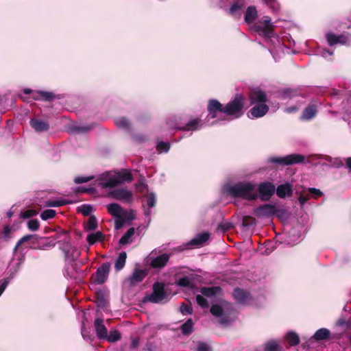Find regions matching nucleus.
Masks as SVG:
<instances>
[{"label": "nucleus", "mask_w": 351, "mask_h": 351, "mask_svg": "<svg viewBox=\"0 0 351 351\" xmlns=\"http://www.w3.org/2000/svg\"><path fill=\"white\" fill-rule=\"evenodd\" d=\"M244 104V96L237 94L233 99L224 106V114L232 119L240 117L243 114Z\"/></svg>", "instance_id": "nucleus-4"}, {"label": "nucleus", "mask_w": 351, "mask_h": 351, "mask_svg": "<svg viewBox=\"0 0 351 351\" xmlns=\"http://www.w3.org/2000/svg\"><path fill=\"white\" fill-rule=\"evenodd\" d=\"M147 274L148 271L146 269L135 268L128 277V280L130 285L135 286L142 282Z\"/></svg>", "instance_id": "nucleus-14"}, {"label": "nucleus", "mask_w": 351, "mask_h": 351, "mask_svg": "<svg viewBox=\"0 0 351 351\" xmlns=\"http://www.w3.org/2000/svg\"><path fill=\"white\" fill-rule=\"evenodd\" d=\"M233 296L235 300L239 304H246L250 300L249 293L239 288L234 290Z\"/></svg>", "instance_id": "nucleus-23"}, {"label": "nucleus", "mask_w": 351, "mask_h": 351, "mask_svg": "<svg viewBox=\"0 0 351 351\" xmlns=\"http://www.w3.org/2000/svg\"><path fill=\"white\" fill-rule=\"evenodd\" d=\"M35 237H36V235H34V234H26V235L23 236V237H22V238H21V239L17 242V243H16V246H15L14 250L16 251V250L19 247V246H20L22 243H25V242H26V241H29V240H30V239H32L34 238Z\"/></svg>", "instance_id": "nucleus-52"}, {"label": "nucleus", "mask_w": 351, "mask_h": 351, "mask_svg": "<svg viewBox=\"0 0 351 351\" xmlns=\"http://www.w3.org/2000/svg\"><path fill=\"white\" fill-rule=\"evenodd\" d=\"M78 211L82 213L84 215H88L92 212L93 208L90 205L83 204L78 207Z\"/></svg>", "instance_id": "nucleus-47"}, {"label": "nucleus", "mask_w": 351, "mask_h": 351, "mask_svg": "<svg viewBox=\"0 0 351 351\" xmlns=\"http://www.w3.org/2000/svg\"><path fill=\"white\" fill-rule=\"evenodd\" d=\"M37 215V212L33 209H29L21 212L20 217L23 219H29Z\"/></svg>", "instance_id": "nucleus-48"}, {"label": "nucleus", "mask_w": 351, "mask_h": 351, "mask_svg": "<svg viewBox=\"0 0 351 351\" xmlns=\"http://www.w3.org/2000/svg\"><path fill=\"white\" fill-rule=\"evenodd\" d=\"M126 258L127 254L125 252H121L119 254L114 263V268L116 271H119L124 267L126 262Z\"/></svg>", "instance_id": "nucleus-33"}, {"label": "nucleus", "mask_w": 351, "mask_h": 351, "mask_svg": "<svg viewBox=\"0 0 351 351\" xmlns=\"http://www.w3.org/2000/svg\"><path fill=\"white\" fill-rule=\"evenodd\" d=\"M249 97L251 105L265 103L267 101L266 93L260 88H252Z\"/></svg>", "instance_id": "nucleus-15"}, {"label": "nucleus", "mask_w": 351, "mask_h": 351, "mask_svg": "<svg viewBox=\"0 0 351 351\" xmlns=\"http://www.w3.org/2000/svg\"><path fill=\"white\" fill-rule=\"evenodd\" d=\"M304 160V156L296 154H289L284 157H271L268 159V162L270 163L278 164L281 165L298 164L302 162Z\"/></svg>", "instance_id": "nucleus-7"}, {"label": "nucleus", "mask_w": 351, "mask_h": 351, "mask_svg": "<svg viewBox=\"0 0 351 351\" xmlns=\"http://www.w3.org/2000/svg\"><path fill=\"white\" fill-rule=\"evenodd\" d=\"M275 215H276L278 218L283 219L286 218L288 216L287 211L284 208H277L276 212L275 213Z\"/></svg>", "instance_id": "nucleus-55"}, {"label": "nucleus", "mask_w": 351, "mask_h": 351, "mask_svg": "<svg viewBox=\"0 0 351 351\" xmlns=\"http://www.w3.org/2000/svg\"><path fill=\"white\" fill-rule=\"evenodd\" d=\"M317 112V106L315 104H311L304 108L300 119L304 121L311 120L315 117Z\"/></svg>", "instance_id": "nucleus-24"}, {"label": "nucleus", "mask_w": 351, "mask_h": 351, "mask_svg": "<svg viewBox=\"0 0 351 351\" xmlns=\"http://www.w3.org/2000/svg\"><path fill=\"white\" fill-rule=\"evenodd\" d=\"M299 95V92L293 88H285L280 93V98L282 99H290Z\"/></svg>", "instance_id": "nucleus-34"}, {"label": "nucleus", "mask_w": 351, "mask_h": 351, "mask_svg": "<svg viewBox=\"0 0 351 351\" xmlns=\"http://www.w3.org/2000/svg\"><path fill=\"white\" fill-rule=\"evenodd\" d=\"M197 351H209V347L204 342H198L197 345Z\"/></svg>", "instance_id": "nucleus-58"}, {"label": "nucleus", "mask_w": 351, "mask_h": 351, "mask_svg": "<svg viewBox=\"0 0 351 351\" xmlns=\"http://www.w3.org/2000/svg\"><path fill=\"white\" fill-rule=\"evenodd\" d=\"M169 256L167 254H162L156 257L149 258V265L152 267L161 269L164 267L169 261Z\"/></svg>", "instance_id": "nucleus-18"}, {"label": "nucleus", "mask_w": 351, "mask_h": 351, "mask_svg": "<svg viewBox=\"0 0 351 351\" xmlns=\"http://www.w3.org/2000/svg\"><path fill=\"white\" fill-rule=\"evenodd\" d=\"M132 175L129 170L122 169L112 174H106L101 179L100 185L102 188H113L118 184L131 182Z\"/></svg>", "instance_id": "nucleus-3"}, {"label": "nucleus", "mask_w": 351, "mask_h": 351, "mask_svg": "<svg viewBox=\"0 0 351 351\" xmlns=\"http://www.w3.org/2000/svg\"><path fill=\"white\" fill-rule=\"evenodd\" d=\"M156 197L154 193L151 192L147 195V206H143L144 207V213L147 217L150 216L152 211L151 208H153L156 206Z\"/></svg>", "instance_id": "nucleus-25"}, {"label": "nucleus", "mask_w": 351, "mask_h": 351, "mask_svg": "<svg viewBox=\"0 0 351 351\" xmlns=\"http://www.w3.org/2000/svg\"><path fill=\"white\" fill-rule=\"evenodd\" d=\"M310 197L308 195H300L298 197L299 203L301 207H303L305 203L309 199Z\"/></svg>", "instance_id": "nucleus-59"}, {"label": "nucleus", "mask_w": 351, "mask_h": 351, "mask_svg": "<svg viewBox=\"0 0 351 351\" xmlns=\"http://www.w3.org/2000/svg\"><path fill=\"white\" fill-rule=\"evenodd\" d=\"M104 236L101 231H97L94 233H90L87 236L86 240L89 245H93L97 242H101L104 240Z\"/></svg>", "instance_id": "nucleus-32"}, {"label": "nucleus", "mask_w": 351, "mask_h": 351, "mask_svg": "<svg viewBox=\"0 0 351 351\" xmlns=\"http://www.w3.org/2000/svg\"><path fill=\"white\" fill-rule=\"evenodd\" d=\"M259 197L263 201H268L275 193L276 186L271 182H263L258 186Z\"/></svg>", "instance_id": "nucleus-12"}, {"label": "nucleus", "mask_w": 351, "mask_h": 351, "mask_svg": "<svg viewBox=\"0 0 351 351\" xmlns=\"http://www.w3.org/2000/svg\"><path fill=\"white\" fill-rule=\"evenodd\" d=\"M125 223L123 221L122 219H120V218H115V228L119 230L121 228L123 227V226L125 224Z\"/></svg>", "instance_id": "nucleus-60"}, {"label": "nucleus", "mask_w": 351, "mask_h": 351, "mask_svg": "<svg viewBox=\"0 0 351 351\" xmlns=\"http://www.w3.org/2000/svg\"><path fill=\"white\" fill-rule=\"evenodd\" d=\"M180 311L184 315L191 314L192 313V308L187 304H182L180 306Z\"/></svg>", "instance_id": "nucleus-56"}, {"label": "nucleus", "mask_w": 351, "mask_h": 351, "mask_svg": "<svg viewBox=\"0 0 351 351\" xmlns=\"http://www.w3.org/2000/svg\"><path fill=\"white\" fill-rule=\"evenodd\" d=\"M326 38L330 46L336 44H341L347 46L351 45V34L349 33L337 35L332 32H328L326 34Z\"/></svg>", "instance_id": "nucleus-10"}, {"label": "nucleus", "mask_w": 351, "mask_h": 351, "mask_svg": "<svg viewBox=\"0 0 351 351\" xmlns=\"http://www.w3.org/2000/svg\"><path fill=\"white\" fill-rule=\"evenodd\" d=\"M57 98L56 95L50 91L35 90L33 93V100L51 101Z\"/></svg>", "instance_id": "nucleus-20"}, {"label": "nucleus", "mask_w": 351, "mask_h": 351, "mask_svg": "<svg viewBox=\"0 0 351 351\" xmlns=\"http://www.w3.org/2000/svg\"><path fill=\"white\" fill-rule=\"evenodd\" d=\"M254 105V106L252 107L247 113V116L250 119L262 117L266 114L269 110V107L265 103L256 104Z\"/></svg>", "instance_id": "nucleus-17"}, {"label": "nucleus", "mask_w": 351, "mask_h": 351, "mask_svg": "<svg viewBox=\"0 0 351 351\" xmlns=\"http://www.w3.org/2000/svg\"><path fill=\"white\" fill-rule=\"evenodd\" d=\"M166 298L165 285L162 282H155L153 286V292L146 297L148 301L153 303H160Z\"/></svg>", "instance_id": "nucleus-9"}, {"label": "nucleus", "mask_w": 351, "mask_h": 351, "mask_svg": "<svg viewBox=\"0 0 351 351\" xmlns=\"http://www.w3.org/2000/svg\"><path fill=\"white\" fill-rule=\"evenodd\" d=\"M115 124L119 128H122L124 130L130 129V122L125 117H118L115 119Z\"/></svg>", "instance_id": "nucleus-38"}, {"label": "nucleus", "mask_w": 351, "mask_h": 351, "mask_svg": "<svg viewBox=\"0 0 351 351\" xmlns=\"http://www.w3.org/2000/svg\"><path fill=\"white\" fill-rule=\"evenodd\" d=\"M210 237V234L207 232L199 233L197 234L191 241V245H200L205 243Z\"/></svg>", "instance_id": "nucleus-30"}, {"label": "nucleus", "mask_w": 351, "mask_h": 351, "mask_svg": "<svg viewBox=\"0 0 351 351\" xmlns=\"http://www.w3.org/2000/svg\"><path fill=\"white\" fill-rule=\"evenodd\" d=\"M193 322L189 319L185 323H184L181 327V331L183 335H189L193 332Z\"/></svg>", "instance_id": "nucleus-36"}, {"label": "nucleus", "mask_w": 351, "mask_h": 351, "mask_svg": "<svg viewBox=\"0 0 351 351\" xmlns=\"http://www.w3.org/2000/svg\"><path fill=\"white\" fill-rule=\"evenodd\" d=\"M333 54V52L332 51H330L329 50H327V49H324L322 52H321V56L324 58H327L328 56H330Z\"/></svg>", "instance_id": "nucleus-63"}, {"label": "nucleus", "mask_w": 351, "mask_h": 351, "mask_svg": "<svg viewBox=\"0 0 351 351\" xmlns=\"http://www.w3.org/2000/svg\"><path fill=\"white\" fill-rule=\"evenodd\" d=\"M121 338L120 332L117 330H110L109 335L107 334V338L109 342H115Z\"/></svg>", "instance_id": "nucleus-40"}, {"label": "nucleus", "mask_w": 351, "mask_h": 351, "mask_svg": "<svg viewBox=\"0 0 351 351\" xmlns=\"http://www.w3.org/2000/svg\"><path fill=\"white\" fill-rule=\"evenodd\" d=\"M136 191L141 193L147 192V184L145 183L144 179H141L136 184Z\"/></svg>", "instance_id": "nucleus-41"}, {"label": "nucleus", "mask_w": 351, "mask_h": 351, "mask_svg": "<svg viewBox=\"0 0 351 351\" xmlns=\"http://www.w3.org/2000/svg\"><path fill=\"white\" fill-rule=\"evenodd\" d=\"M110 269V263L108 262L103 263L96 272L95 281L97 284L104 283L108 278Z\"/></svg>", "instance_id": "nucleus-16"}, {"label": "nucleus", "mask_w": 351, "mask_h": 351, "mask_svg": "<svg viewBox=\"0 0 351 351\" xmlns=\"http://www.w3.org/2000/svg\"><path fill=\"white\" fill-rule=\"evenodd\" d=\"M176 284L178 286L183 287H189L192 285L190 278L187 276H184L178 279L176 282Z\"/></svg>", "instance_id": "nucleus-45"}, {"label": "nucleus", "mask_w": 351, "mask_h": 351, "mask_svg": "<svg viewBox=\"0 0 351 351\" xmlns=\"http://www.w3.org/2000/svg\"><path fill=\"white\" fill-rule=\"evenodd\" d=\"M227 191L233 197H241L248 200L255 199L258 197L256 185L251 182H239L230 185Z\"/></svg>", "instance_id": "nucleus-2"}, {"label": "nucleus", "mask_w": 351, "mask_h": 351, "mask_svg": "<svg viewBox=\"0 0 351 351\" xmlns=\"http://www.w3.org/2000/svg\"><path fill=\"white\" fill-rule=\"evenodd\" d=\"M276 207L275 205L265 204L254 210V215L258 218H270L275 215Z\"/></svg>", "instance_id": "nucleus-13"}, {"label": "nucleus", "mask_w": 351, "mask_h": 351, "mask_svg": "<svg viewBox=\"0 0 351 351\" xmlns=\"http://www.w3.org/2000/svg\"><path fill=\"white\" fill-rule=\"evenodd\" d=\"M27 228L31 231H36L39 228V221L37 219H30L27 221Z\"/></svg>", "instance_id": "nucleus-49"}, {"label": "nucleus", "mask_w": 351, "mask_h": 351, "mask_svg": "<svg viewBox=\"0 0 351 351\" xmlns=\"http://www.w3.org/2000/svg\"><path fill=\"white\" fill-rule=\"evenodd\" d=\"M97 227V221L95 216H90L86 225V230H94Z\"/></svg>", "instance_id": "nucleus-42"}, {"label": "nucleus", "mask_w": 351, "mask_h": 351, "mask_svg": "<svg viewBox=\"0 0 351 351\" xmlns=\"http://www.w3.org/2000/svg\"><path fill=\"white\" fill-rule=\"evenodd\" d=\"M135 233V229L130 228L120 239L119 244L127 245L133 242V236Z\"/></svg>", "instance_id": "nucleus-31"}, {"label": "nucleus", "mask_w": 351, "mask_h": 351, "mask_svg": "<svg viewBox=\"0 0 351 351\" xmlns=\"http://www.w3.org/2000/svg\"><path fill=\"white\" fill-rule=\"evenodd\" d=\"M94 176H77L75 178L74 182L76 184H82L87 182L93 179H94Z\"/></svg>", "instance_id": "nucleus-50"}, {"label": "nucleus", "mask_w": 351, "mask_h": 351, "mask_svg": "<svg viewBox=\"0 0 351 351\" xmlns=\"http://www.w3.org/2000/svg\"><path fill=\"white\" fill-rule=\"evenodd\" d=\"M207 108L208 112V121L210 119H216L215 121L212 122L211 124L224 120L223 117H222V114H224V106H223L218 100L210 99L208 103Z\"/></svg>", "instance_id": "nucleus-6"}, {"label": "nucleus", "mask_w": 351, "mask_h": 351, "mask_svg": "<svg viewBox=\"0 0 351 351\" xmlns=\"http://www.w3.org/2000/svg\"><path fill=\"white\" fill-rule=\"evenodd\" d=\"M108 212L114 218H121L123 208L117 203H110L106 206Z\"/></svg>", "instance_id": "nucleus-27"}, {"label": "nucleus", "mask_w": 351, "mask_h": 351, "mask_svg": "<svg viewBox=\"0 0 351 351\" xmlns=\"http://www.w3.org/2000/svg\"><path fill=\"white\" fill-rule=\"evenodd\" d=\"M90 130V126H80L77 128V130L80 132H86Z\"/></svg>", "instance_id": "nucleus-64"}, {"label": "nucleus", "mask_w": 351, "mask_h": 351, "mask_svg": "<svg viewBox=\"0 0 351 351\" xmlns=\"http://www.w3.org/2000/svg\"><path fill=\"white\" fill-rule=\"evenodd\" d=\"M308 191L315 198H317L322 195V192L319 189L315 188H308Z\"/></svg>", "instance_id": "nucleus-57"}, {"label": "nucleus", "mask_w": 351, "mask_h": 351, "mask_svg": "<svg viewBox=\"0 0 351 351\" xmlns=\"http://www.w3.org/2000/svg\"><path fill=\"white\" fill-rule=\"evenodd\" d=\"M8 282L7 280H4L2 282H0V296L3 293L5 289H6L8 286Z\"/></svg>", "instance_id": "nucleus-61"}, {"label": "nucleus", "mask_w": 351, "mask_h": 351, "mask_svg": "<svg viewBox=\"0 0 351 351\" xmlns=\"http://www.w3.org/2000/svg\"><path fill=\"white\" fill-rule=\"evenodd\" d=\"M44 239L45 241L42 243L41 245L39 247L40 249L47 250L55 246L56 243L53 241H48V239L45 238Z\"/></svg>", "instance_id": "nucleus-53"}, {"label": "nucleus", "mask_w": 351, "mask_h": 351, "mask_svg": "<svg viewBox=\"0 0 351 351\" xmlns=\"http://www.w3.org/2000/svg\"><path fill=\"white\" fill-rule=\"evenodd\" d=\"M241 5L239 3H234L230 8V13L234 16H237V12L241 9ZM239 16V14H238Z\"/></svg>", "instance_id": "nucleus-54"}, {"label": "nucleus", "mask_w": 351, "mask_h": 351, "mask_svg": "<svg viewBox=\"0 0 351 351\" xmlns=\"http://www.w3.org/2000/svg\"><path fill=\"white\" fill-rule=\"evenodd\" d=\"M279 345L275 341H269L265 346V351H279Z\"/></svg>", "instance_id": "nucleus-43"}, {"label": "nucleus", "mask_w": 351, "mask_h": 351, "mask_svg": "<svg viewBox=\"0 0 351 351\" xmlns=\"http://www.w3.org/2000/svg\"><path fill=\"white\" fill-rule=\"evenodd\" d=\"M29 123L32 128L37 132H45L49 128V124L47 121L38 119H32Z\"/></svg>", "instance_id": "nucleus-22"}, {"label": "nucleus", "mask_w": 351, "mask_h": 351, "mask_svg": "<svg viewBox=\"0 0 351 351\" xmlns=\"http://www.w3.org/2000/svg\"><path fill=\"white\" fill-rule=\"evenodd\" d=\"M177 121L178 119L176 116L169 117L166 121L167 128L171 130H180L181 128L178 126Z\"/></svg>", "instance_id": "nucleus-39"}, {"label": "nucleus", "mask_w": 351, "mask_h": 351, "mask_svg": "<svg viewBox=\"0 0 351 351\" xmlns=\"http://www.w3.org/2000/svg\"><path fill=\"white\" fill-rule=\"evenodd\" d=\"M202 120L197 118L191 119L184 127L180 128L182 130L196 131L200 130L202 127Z\"/></svg>", "instance_id": "nucleus-26"}, {"label": "nucleus", "mask_w": 351, "mask_h": 351, "mask_svg": "<svg viewBox=\"0 0 351 351\" xmlns=\"http://www.w3.org/2000/svg\"><path fill=\"white\" fill-rule=\"evenodd\" d=\"M298 109V106H291L285 108V112L287 113H293Z\"/></svg>", "instance_id": "nucleus-62"}, {"label": "nucleus", "mask_w": 351, "mask_h": 351, "mask_svg": "<svg viewBox=\"0 0 351 351\" xmlns=\"http://www.w3.org/2000/svg\"><path fill=\"white\" fill-rule=\"evenodd\" d=\"M277 196L281 199L290 197L293 194V186L289 182L278 185L275 190Z\"/></svg>", "instance_id": "nucleus-19"}, {"label": "nucleus", "mask_w": 351, "mask_h": 351, "mask_svg": "<svg viewBox=\"0 0 351 351\" xmlns=\"http://www.w3.org/2000/svg\"><path fill=\"white\" fill-rule=\"evenodd\" d=\"M170 145L169 143L160 141L156 145V149L159 153L167 152L169 150Z\"/></svg>", "instance_id": "nucleus-44"}, {"label": "nucleus", "mask_w": 351, "mask_h": 351, "mask_svg": "<svg viewBox=\"0 0 351 351\" xmlns=\"http://www.w3.org/2000/svg\"><path fill=\"white\" fill-rule=\"evenodd\" d=\"M108 195L114 199L125 204H131L134 202V195L132 191L127 188H117L109 192Z\"/></svg>", "instance_id": "nucleus-8"}, {"label": "nucleus", "mask_w": 351, "mask_h": 351, "mask_svg": "<svg viewBox=\"0 0 351 351\" xmlns=\"http://www.w3.org/2000/svg\"><path fill=\"white\" fill-rule=\"evenodd\" d=\"M286 339L290 346H296L300 342L298 335L293 332H289L286 335Z\"/></svg>", "instance_id": "nucleus-37"}, {"label": "nucleus", "mask_w": 351, "mask_h": 351, "mask_svg": "<svg viewBox=\"0 0 351 351\" xmlns=\"http://www.w3.org/2000/svg\"><path fill=\"white\" fill-rule=\"evenodd\" d=\"M251 28L263 37L269 39L274 38L278 40V38L274 36L273 26L271 24V19L269 16L264 17L263 25L255 23L252 25Z\"/></svg>", "instance_id": "nucleus-5"}, {"label": "nucleus", "mask_w": 351, "mask_h": 351, "mask_svg": "<svg viewBox=\"0 0 351 351\" xmlns=\"http://www.w3.org/2000/svg\"><path fill=\"white\" fill-rule=\"evenodd\" d=\"M200 292L202 295L196 296L197 304L202 308H208L209 304H211L212 315L216 317L222 324L229 323L233 308L230 303L221 300V288L219 287H203Z\"/></svg>", "instance_id": "nucleus-1"}, {"label": "nucleus", "mask_w": 351, "mask_h": 351, "mask_svg": "<svg viewBox=\"0 0 351 351\" xmlns=\"http://www.w3.org/2000/svg\"><path fill=\"white\" fill-rule=\"evenodd\" d=\"M120 219H122L125 223L132 221L135 219L134 210L131 209H123Z\"/></svg>", "instance_id": "nucleus-35"}, {"label": "nucleus", "mask_w": 351, "mask_h": 351, "mask_svg": "<svg viewBox=\"0 0 351 351\" xmlns=\"http://www.w3.org/2000/svg\"><path fill=\"white\" fill-rule=\"evenodd\" d=\"M59 243L60 249L62 251L66 259L74 260L78 257L80 252L76 247L71 245L69 239L66 238L60 241Z\"/></svg>", "instance_id": "nucleus-11"}, {"label": "nucleus", "mask_w": 351, "mask_h": 351, "mask_svg": "<svg viewBox=\"0 0 351 351\" xmlns=\"http://www.w3.org/2000/svg\"><path fill=\"white\" fill-rule=\"evenodd\" d=\"M97 337L100 339H106L107 338V329L103 323V320L100 318H96L94 322Z\"/></svg>", "instance_id": "nucleus-21"}, {"label": "nucleus", "mask_w": 351, "mask_h": 351, "mask_svg": "<svg viewBox=\"0 0 351 351\" xmlns=\"http://www.w3.org/2000/svg\"><path fill=\"white\" fill-rule=\"evenodd\" d=\"M257 16L258 12L256 7L249 6L245 14V21L248 25L252 24Z\"/></svg>", "instance_id": "nucleus-28"}, {"label": "nucleus", "mask_w": 351, "mask_h": 351, "mask_svg": "<svg viewBox=\"0 0 351 351\" xmlns=\"http://www.w3.org/2000/svg\"><path fill=\"white\" fill-rule=\"evenodd\" d=\"M330 335V332L328 329L322 328L317 330L311 339L317 341L326 340L329 338Z\"/></svg>", "instance_id": "nucleus-29"}, {"label": "nucleus", "mask_w": 351, "mask_h": 351, "mask_svg": "<svg viewBox=\"0 0 351 351\" xmlns=\"http://www.w3.org/2000/svg\"><path fill=\"white\" fill-rule=\"evenodd\" d=\"M69 202L63 199L48 201L47 205L51 207H58L62 205L67 204Z\"/></svg>", "instance_id": "nucleus-51"}, {"label": "nucleus", "mask_w": 351, "mask_h": 351, "mask_svg": "<svg viewBox=\"0 0 351 351\" xmlns=\"http://www.w3.org/2000/svg\"><path fill=\"white\" fill-rule=\"evenodd\" d=\"M56 215V211L52 209H48L44 210L41 215L40 217L43 220H47L49 219H52Z\"/></svg>", "instance_id": "nucleus-46"}]
</instances>
